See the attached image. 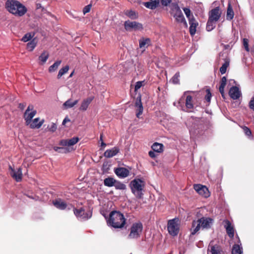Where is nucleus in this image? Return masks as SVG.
Wrapping results in <instances>:
<instances>
[{"mask_svg": "<svg viewBox=\"0 0 254 254\" xmlns=\"http://www.w3.org/2000/svg\"><path fill=\"white\" fill-rule=\"evenodd\" d=\"M150 42V39L142 38L139 41V47L145 49L149 45Z\"/></svg>", "mask_w": 254, "mask_h": 254, "instance_id": "cd10ccee", "label": "nucleus"}, {"mask_svg": "<svg viewBox=\"0 0 254 254\" xmlns=\"http://www.w3.org/2000/svg\"><path fill=\"white\" fill-rule=\"evenodd\" d=\"M189 23L190 24L189 31L190 35L191 36H193L196 33V28L198 26V23L195 18L190 19L189 21Z\"/></svg>", "mask_w": 254, "mask_h": 254, "instance_id": "2eb2a0df", "label": "nucleus"}, {"mask_svg": "<svg viewBox=\"0 0 254 254\" xmlns=\"http://www.w3.org/2000/svg\"><path fill=\"white\" fill-rule=\"evenodd\" d=\"M79 140L77 137H73L69 139H62L59 142V145L63 146H70L75 144Z\"/></svg>", "mask_w": 254, "mask_h": 254, "instance_id": "f8f14e48", "label": "nucleus"}, {"mask_svg": "<svg viewBox=\"0 0 254 254\" xmlns=\"http://www.w3.org/2000/svg\"><path fill=\"white\" fill-rule=\"evenodd\" d=\"M196 130L197 129H195V126H194V127H190V132L191 136L193 137L195 136V134H197V133H198V131H197Z\"/></svg>", "mask_w": 254, "mask_h": 254, "instance_id": "c03bdc74", "label": "nucleus"}, {"mask_svg": "<svg viewBox=\"0 0 254 254\" xmlns=\"http://www.w3.org/2000/svg\"><path fill=\"white\" fill-rule=\"evenodd\" d=\"M227 19L232 20L234 17V11L232 8L230 4H229L227 10Z\"/></svg>", "mask_w": 254, "mask_h": 254, "instance_id": "e433bc0d", "label": "nucleus"}, {"mask_svg": "<svg viewBox=\"0 0 254 254\" xmlns=\"http://www.w3.org/2000/svg\"><path fill=\"white\" fill-rule=\"evenodd\" d=\"M167 229L169 233L175 236V218L170 220L168 222Z\"/></svg>", "mask_w": 254, "mask_h": 254, "instance_id": "4be33fe9", "label": "nucleus"}, {"mask_svg": "<svg viewBox=\"0 0 254 254\" xmlns=\"http://www.w3.org/2000/svg\"><path fill=\"white\" fill-rule=\"evenodd\" d=\"M5 7L10 13L18 16L24 15L27 10L24 5L14 0H7L5 3Z\"/></svg>", "mask_w": 254, "mask_h": 254, "instance_id": "f257e3e1", "label": "nucleus"}, {"mask_svg": "<svg viewBox=\"0 0 254 254\" xmlns=\"http://www.w3.org/2000/svg\"><path fill=\"white\" fill-rule=\"evenodd\" d=\"M176 20L181 23L185 28L188 27V24L181 9L176 5Z\"/></svg>", "mask_w": 254, "mask_h": 254, "instance_id": "1a4fd4ad", "label": "nucleus"}, {"mask_svg": "<svg viewBox=\"0 0 254 254\" xmlns=\"http://www.w3.org/2000/svg\"><path fill=\"white\" fill-rule=\"evenodd\" d=\"M176 84H179V81L177 77V74H176Z\"/></svg>", "mask_w": 254, "mask_h": 254, "instance_id": "69168bd1", "label": "nucleus"}, {"mask_svg": "<svg viewBox=\"0 0 254 254\" xmlns=\"http://www.w3.org/2000/svg\"><path fill=\"white\" fill-rule=\"evenodd\" d=\"M49 54L48 52L44 51L39 57L40 64H44L49 58Z\"/></svg>", "mask_w": 254, "mask_h": 254, "instance_id": "bb28decb", "label": "nucleus"}, {"mask_svg": "<svg viewBox=\"0 0 254 254\" xmlns=\"http://www.w3.org/2000/svg\"><path fill=\"white\" fill-rule=\"evenodd\" d=\"M25 106V105L23 103H20L19 104V108L22 110L24 108Z\"/></svg>", "mask_w": 254, "mask_h": 254, "instance_id": "e2e57ef3", "label": "nucleus"}, {"mask_svg": "<svg viewBox=\"0 0 254 254\" xmlns=\"http://www.w3.org/2000/svg\"><path fill=\"white\" fill-rule=\"evenodd\" d=\"M245 134L248 136H251L252 135L251 130L249 128L245 126L243 127Z\"/></svg>", "mask_w": 254, "mask_h": 254, "instance_id": "de8ad7c7", "label": "nucleus"}, {"mask_svg": "<svg viewBox=\"0 0 254 254\" xmlns=\"http://www.w3.org/2000/svg\"><path fill=\"white\" fill-rule=\"evenodd\" d=\"M135 106L138 108V112L136 113V117L139 118V116L142 114L143 110V108L141 100L140 94H138L136 97L135 103Z\"/></svg>", "mask_w": 254, "mask_h": 254, "instance_id": "f3484780", "label": "nucleus"}, {"mask_svg": "<svg viewBox=\"0 0 254 254\" xmlns=\"http://www.w3.org/2000/svg\"><path fill=\"white\" fill-rule=\"evenodd\" d=\"M223 223L228 235L230 238H233L234 236V227L232 225L230 221L228 220H224Z\"/></svg>", "mask_w": 254, "mask_h": 254, "instance_id": "ddd939ff", "label": "nucleus"}, {"mask_svg": "<svg viewBox=\"0 0 254 254\" xmlns=\"http://www.w3.org/2000/svg\"><path fill=\"white\" fill-rule=\"evenodd\" d=\"M48 128L50 131L53 132L56 130L57 126L56 124L52 123L51 126L48 127Z\"/></svg>", "mask_w": 254, "mask_h": 254, "instance_id": "8fccbe9b", "label": "nucleus"}, {"mask_svg": "<svg viewBox=\"0 0 254 254\" xmlns=\"http://www.w3.org/2000/svg\"><path fill=\"white\" fill-rule=\"evenodd\" d=\"M70 120L67 118H65L63 121L62 124L64 125L67 122H69Z\"/></svg>", "mask_w": 254, "mask_h": 254, "instance_id": "680f3d73", "label": "nucleus"}, {"mask_svg": "<svg viewBox=\"0 0 254 254\" xmlns=\"http://www.w3.org/2000/svg\"><path fill=\"white\" fill-rule=\"evenodd\" d=\"M159 4V0H150L148 2L143 3V5L148 8L154 9L157 7Z\"/></svg>", "mask_w": 254, "mask_h": 254, "instance_id": "aec40b11", "label": "nucleus"}, {"mask_svg": "<svg viewBox=\"0 0 254 254\" xmlns=\"http://www.w3.org/2000/svg\"><path fill=\"white\" fill-rule=\"evenodd\" d=\"M143 82V81H139L136 82L134 87V90L135 91H137L141 86H142Z\"/></svg>", "mask_w": 254, "mask_h": 254, "instance_id": "09e8293b", "label": "nucleus"}, {"mask_svg": "<svg viewBox=\"0 0 254 254\" xmlns=\"http://www.w3.org/2000/svg\"><path fill=\"white\" fill-rule=\"evenodd\" d=\"M211 97V94L209 89L206 90V95H205V99L208 102H210Z\"/></svg>", "mask_w": 254, "mask_h": 254, "instance_id": "3c124183", "label": "nucleus"}, {"mask_svg": "<svg viewBox=\"0 0 254 254\" xmlns=\"http://www.w3.org/2000/svg\"><path fill=\"white\" fill-rule=\"evenodd\" d=\"M126 223L124 215L119 211H113L110 213L107 223L114 228H122Z\"/></svg>", "mask_w": 254, "mask_h": 254, "instance_id": "f03ea898", "label": "nucleus"}, {"mask_svg": "<svg viewBox=\"0 0 254 254\" xmlns=\"http://www.w3.org/2000/svg\"><path fill=\"white\" fill-rule=\"evenodd\" d=\"M10 174L11 176L14 179L16 182L21 181L22 179V171L20 168H18L17 170L13 169L11 166H9Z\"/></svg>", "mask_w": 254, "mask_h": 254, "instance_id": "9d476101", "label": "nucleus"}, {"mask_svg": "<svg viewBox=\"0 0 254 254\" xmlns=\"http://www.w3.org/2000/svg\"><path fill=\"white\" fill-rule=\"evenodd\" d=\"M186 252V249L185 248H180L179 250V254H184Z\"/></svg>", "mask_w": 254, "mask_h": 254, "instance_id": "052dcab7", "label": "nucleus"}, {"mask_svg": "<svg viewBox=\"0 0 254 254\" xmlns=\"http://www.w3.org/2000/svg\"><path fill=\"white\" fill-rule=\"evenodd\" d=\"M53 203L56 208L60 210H64L67 207L65 202L60 198L56 199Z\"/></svg>", "mask_w": 254, "mask_h": 254, "instance_id": "a211bd4d", "label": "nucleus"}, {"mask_svg": "<svg viewBox=\"0 0 254 254\" xmlns=\"http://www.w3.org/2000/svg\"><path fill=\"white\" fill-rule=\"evenodd\" d=\"M221 14L219 7H216L210 11L208 19L216 22L220 18Z\"/></svg>", "mask_w": 254, "mask_h": 254, "instance_id": "9b49d317", "label": "nucleus"}, {"mask_svg": "<svg viewBox=\"0 0 254 254\" xmlns=\"http://www.w3.org/2000/svg\"><path fill=\"white\" fill-rule=\"evenodd\" d=\"M73 74H74V71H72V72L70 74V75H69V78L73 76Z\"/></svg>", "mask_w": 254, "mask_h": 254, "instance_id": "774afa93", "label": "nucleus"}, {"mask_svg": "<svg viewBox=\"0 0 254 254\" xmlns=\"http://www.w3.org/2000/svg\"><path fill=\"white\" fill-rule=\"evenodd\" d=\"M106 146V144L104 142L102 141L101 142V146L105 147Z\"/></svg>", "mask_w": 254, "mask_h": 254, "instance_id": "338daca9", "label": "nucleus"}, {"mask_svg": "<svg viewBox=\"0 0 254 254\" xmlns=\"http://www.w3.org/2000/svg\"><path fill=\"white\" fill-rule=\"evenodd\" d=\"M229 66V63L225 62L220 68V71L222 74L225 73L227 68Z\"/></svg>", "mask_w": 254, "mask_h": 254, "instance_id": "79ce46f5", "label": "nucleus"}, {"mask_svg": "<svg viewBox=\"0 0 254 254\" xmlns=\"http://www.w3.org/2000/svg\"><path fill=\"white\" fill-rule=\"evenodd\" d=\"M143 181L140 179H134L130 183L131 191L138 198H141L143 185Z\"/></svg>", "mask_w": 254, "mask_h": 254, "instance_id": "20e7f679", "label": "nucleus"}, {"mask_svg": "<svg viewBox=\"0 0 254 254\" xmlns=\"http://www.w3.org/2000/svg\"><path fill=\"white\" fill-rule=\"evenodd\" d=\"M61 63L62 61L61 60H58L55 62L54 64H53L49 67V71L50 72H53L56 71L61 64Z\"/></svg>", "mask_w": 254, "mask_h": 254, "instance_id": "2f4dec72", "label": "nucleus"}, {"mask_svg": "<svg viewBox=\"0 0 254 254\" xmlns=\"http://www.w3.org/2000/svg\"><path fill=\"white\" fill-rule=\"evenodd\" d=\"M91 4H88L85 6L83 9V12L85 14L89 12L91 9Z\"/></svg>", "mask_w": 254, "mask_h": 254, "instance_id": "864d4df0", "label": "nucleus"}, {"mask_svg": "<svg viewBox=\"0 0 254 254\" xmlns=\"http://www.w3.org/2000/svg\"><path fill=\"white\" fill-rule=\"evenodd\" d=\"M78 100H76L74 101H72L71 99H68L64 103V106L66 108H71L74 106L78 103Z\"/></svg>", "mask_w": 254, "mask_h": 254, "instance_id": "c756f323", "label": "nucleus"}, {"mask_svg": "<svg viewBox=\"0 0 254 254\" xmlns=\"http://www.w3.org/2000/svg\"><path fill=\"white\" fill-rule=\"evenodd\" d=\"M69 70V66L66 65L61 69H60L58 74L57 75V78L60 79L64 74L66 73L68 70Z\"/></svg>", "mask_w": 254, "mask_h": 254, "instance_id": "ea45409f", "label": "nucleus"}, {"mask_svg": "<svg viewBox=\"0 0 254 254\" xmlns=\"http://www.w3.org/2000/svg\"><path fill=\"white\" fill-rule=\"evenodd\" d=\"M229 94L232 99L237 100L241 96V93L238 87L232 86L229 90Z\"/></svg>", "mask_w": 254, "mask_h": 254, "instance_id": "4468645a", "label": "nucleus"}, {"mask_svg": "<svg viewBox=\"0 0 254 254\" xmlns=\"http://www.w3.org/2000/svg\"><path fill=\"white\" fill-rule=\"evenodd\" d=\"M44 121H39V118H35L29 125L31 128H39L43 124Z\"/></svg>", "mask_w": 254, "mask_h": 254, "instance_id": "5701e85b", "label": "nucleus"}, {"mask_svg": "<svg viewBox=\"0 0 254 254\" xmlns=\"http://www.w3.org/2000/svg\"><path fill=\"white\" fill-rule=\"evenodd\" d=\"M227 79L226 77L223 76L220 81V85L219 86V92L222 97H224V88L226 85Z\"/></svg>", "mask_w": 254, "mask_h": 254, "instance_id": "a878e982", "label": "nucleus"}, {"mask_svg": "<svg viewBox=\"0 0 254 254\" xmlns=\"http://www.w3.org/2000/svg\"><path fill=\"white\" fill-rule=\"evenodd\" d=\"M249 106L251 110L254 111V97L249 102Z\"/></svg>", "mask_w": 254, "mask_h": 254, "instance_id": "6e6d98bb", "label": "nucleus"}, {"mask_svg": "<svg viewBox=\"0 0 254 254\" xmlns=\"http://www.w3.org/2000/svg\"><path fill=\"white\" fill-rule=\"evenodd\" d=\"M178 221V219L176 218V230H175L176 235H177V234L178 233V231H179V228H178L177 223Z\"/></svg>", "mask_w": 254, "mask_h": 254, "instance_id": "bf43d9fd", "label": "nucleus"}, {"mask_svg": "<svg viewBox=\"0 0 254 254\" xmlns=\"http://www.w3.org/2000/svg\"><path fill=\"white\" fill-rule=\"evenodd\" d=\"M115 173L119 177L125 178L129 175V172L126 168L120 167L115 170Z\"/></svg>", "mask_w": 254, "mask_h": 254, "instance_id": "dca6fc26", "label": "nucleus"}, {"mask_svg": "<svg viewBox=\"0 0 254 254\" xmlns=\"http://www.w3.org/2000/svg\"><path fill=\"white\" fill-rule=\"evenodd\" d=\"M41 8V11H44L45 9L42 6V4L40 3H36V9H38Z\"/></svg>", "mask_w": 254, "mask_h": 254, "instance_id": "13d9d810", "label": "nucleus"}, {"mask_svg": "<svg viewBox=\"0 0 254 254\" xmlns=\"http://www.w3.org/2000/svg\"><path fill=\"white\" fill-rule=\"evenodd\" d=\"M37 45V41L35 39H32L27 44V48L30 51H32Z\"/></svg>", "mask_w": 254, "mask_h": 254, "instance_id": "4c0bfd02", "label": "nucleus"}, {"mask_svg": "<svg viewBox=\"0 0 254 254\" xmlns=\"http://www.w3.org/2000/svg\"><path fill=\"white\" fill-rule=\"evenodd\" d=\"M142 230V225L141 223L133 224L130 228V232L128 235L129 238H137L139 237V233Z\"/></svg>", "mask_w": 254, "mask_h": 254, "instance_id": "423d86ee", "label": "nucleus"}, {"mask_svg": "<svg viewBox=\"0 0 254 254\" xmlns=\"http://www.w3.org/2000/svg\"><path fill=\"white\" fill-rule=\"evenodd\" d=\"M125 29L126 31H130L132 30L137 31L143 29L142 24L136 21L127 20L124 23Z\"/></svg>", "mask_w": 254, "mask_h": 254, "instance_id": "39448f33", "label": "nucleus"}, {"mask_svg": "<svg viewBox=\"0 0 254 254\" xmlns=\"http://www.w3.org/2000/svg\"><path fill=\"white\" fill-rule=\"evenodd\" d=\"M213 219L210 218L202 217L197 220H193L190 229V236L196 234L201 227L202 229L210 228Z\"/></svg>", "mask_w": 254, "mask_h": 254, "instance_id": "7ed1b4c3", "label": "nucleus"}, {"mask_svg": "<svg viewBox=\"0 0 254 254\" xmlns=\"http://www.w3.org/2000/svg\"><path fill=\"white\" fill-rule=\"evenodd\" d=\"M119 152V149L117 147H114L110 149L107 150L104 152V156L106 158H111L117 155Z\"/></svg>", "mask_w": 254, "mask_h": 254, "instance_id": "6ab92c4d", "label": "nucleus"}, {"mask_svg": "<svg viewBox=\"0 0 254 254\" xmlns=\"http://www.w3.org/2000/svg\"><path fill=\"white\" fill-rule=\"evenodd\" d=\"M155 151H150L148 153L149 156L152 158H154L156 157L157 154L155 153Z\"/></svg>", "mask_w": 254, "mask_h": 254, "instance_id": "4d7b16f0", "label": "nucleus"}, {"mask_svg": "<svg viewBox=\"0 0 254 254\" xmlns=\"http://www.w3.org/2000/svg\"><path fill=\"white\" fill-rule=\"evenodd\" d=\"M74 213L77 217L82 220L83 216L84 215V210L82 208L79 209H74Z\"/></svg>", "mask_w": 254, "mask_h": 254, "instance_id": "58836bf2", "label": "nucleus"}, {"mask_svg": "<svg viewBox=\"0 0 254 254\" xmlns=\"http://www.w3.org/2000/svg\"><path fill=\"white\" fill-rule=\"evenodd\" d=\"M125 14L131 19H136L138 18V13L132 10H127Z\"/></svg>", "mask_w": 254, "mask_h": 254, "instance_id": "c85d7f7f", "label": "nucleus"}, {"mask_svg": "<svg viewBox=\"0 0 254 254\" xmlns=\"http://www.w3.org/2000/svg\"><path fill=\"white\" fill-rule=\"evenodd\" d=\"M31 107L32 108V106L29 105L27 109L26 110L24 115V118L25 120L26 125H29L31 122L32 118L35 116L36 114V110H33L31 112H30L31 110Z\"/></svg>", "mask_w": 254, "mask_h": 254, "instance_id": "6e6552de", "label": "nucleus"}, {"mask_svg": "<svg viewBox=\"0 0 254 254\" xmlns=\"http://www.w3.org/2000/svg\"><path fill=\"white\" fill-rule=\"evenodd\" d=\"M186 106L188 109H191L193 107L192 98L190 95H188L186 99Z\"/></svg>", "mask_w": 254, "mask_h": 254, "instance_id": "473e14b6", "label": "nucleus"}, {"mask_svg": "<svg viewBox=\"0 0 254 254\" xmlns=\"http://www.w3.org/2000/svg\"><path fill=\"white\" fill-rule=\"evenodd\" d=\"M183 9L186 15L187 18L188 19V21H189L190 19L195 18L189 7H184Z\"/></svg>", "mask_w": 254, "mask_h": 254, "instance_id": "c9c22d12", "label": "nucleus"}, {"mask_svg": "<svg viewBox=\"0 0 254 254\" xmlns=\"http://www.w3.org/2000/svg\"><path fill=\"white\" fill-rule=\"evenodd\" d=\"M92 216V212L89 211L88 212H85L84 215L83 216L82 220H86L90 218Z\"/></svg>", "mask_w": 254, "mask_h": 254, "instance_id": "49530a36", "label": "nucleus"}, {"mask_svg": "<svg viewBox=\"0 0 254 254\" xmlns=\"http://www.w3.org/2000/svg\"><path fill=\"white\" fill-rule=\"evenodd\" d=\"M172 0H159V2L161 3V4L163 6H167L170 3Z\"/></svg>", "mask_w": 254, "mask_h": 254, "instance_id": "5fc2aeb1", "label": "nucleus"}, {"mask_svg": "<svg viewBox=\"0 0 254 254\" xmlns=\"http://www.w3.org/2000/svg\"><path fill=\"white\" fill-rule=\"evenodd\" d=\"M54 149L55 151L62 153H66L70 151L69 148L66 147H60L55 146L54 147Z\"/></svg>", "mask_w": 254, "mask_h": 254, "instance_id": "a19ab883", "label": "nucleus"}, {"mask_svg": "<svg viewBox=\"0 0 254 254\" xmlns=\"http://www.w3.org/2000/svg\"><path fill=\"white\" fill-rule=\"evenodd\" d=\"M211 254H222L221 253L216 249L215 246H212L211 249Z\"/></svg>", "mask_w": 254, "mask_h": 254, "instance_id": "603ef678", "label": "nucleus"}, {"mask_svg": "<svg viewBox=\"0 0 254 254\" xmlns=\"http://www.w3.org/2000/svg\"><path fill=\"white\" fill-rule=\"evenodd\" d=\"M114 187H115L116 190H125L127 189V187L125 184L119 181H117V180H116V183H115Z\"/></svg>", "mask_w": 254, "mask_h": 254, "instance_id": "72a5a7b5", "label": "nucleus"}, {"mask_svg": "<svg viewBox=\"0 0 254 254\" xmlns=\"http://www.w3.org/2000/svg\"><path fill=\"white\" fill-rule=\"evenodd\" d=\"M216 26V21L213 20H211L210 19L208 20V21L206 24V29L208 31H210L212 30Z\"/></svg>", "mask_w": 254, "mask_h": 254, "instance_id": "f704fd0d", "label": "nucleus"}, {"mask_svg": "<svg viewBox=\"0 0 254 254\" xmlns=\"http://www.w3.org/2000/svg\"><path fill=\"white\" fill-rule=\"evenodd\" d=\"M32 38V36L30 33H26L22 38V41L26 42L30 40Z\"/></svg>", "mask_w": 254, "mask_h": 254, "instance_id": "37998d69", "label": "nucleus"}, {"mask_svg": "<svg viewBox=\"0 0 254 254\" xmlns=\"http://www.w3.org/2000/svg\"><path fill=\"white\" fill-rule=\"evenodd\" d=\"M232 254H243L242 247L238 244H235L232 248Z\"/></svg>", "mask_w": 254, "mask_h": 254, "instance_id": "7c9ffc66", "label": "nucleus"}, {"mask_svg": "<svg viewBox=\"0 0 254 254\" xmlns=\"http://www.w3.org/2000/svg\"><path fill=\"white\" fill-rule=\"evenodd\" d=\"M243 46H244L245 50L247 52H249L250 50H249V40H248V39H247L246 38H244L243 40Z\"/></svg>", "mask_w": 254, "mask_h": 254, "instance_id": "a18cd8bd", "label": "nucleus"}, {"mask_svg": "<svg viewBox=\"0 0 254 254\" xmlns=\"http://www.w3.org/2000/svg\"><path fill=\"white\" fill-rule=\"evenodd\" d=\"M171 81L173 83H175V75L173 76L171 79Z\"/></svg>", "mask_w": 254, "mask_h": 254, "instance_id": "0e129e2a", "label": "nucleus"}, {"mask_svg": "<svg viewBox=\"0 0 254 254\" xmlns=\"http://www.w3.org/2000/svg\"><path fill=\"white\" fill-rule=\"evenodd\" d=\"M151 148L156 153H160L163 151V145L161 143L155 142L151 146Z\"/></svg>", "mask_w": 254, "mask_h": 254, "instance_id": "b1692460", "label": "nucleus"}, {"mask_svg": "<svg viewBox=\"0 0 254 254\" xmlns=\"http://www.w3.org/2000/svg\"><path fill=\"white\" fill-rule=\"evenodd\" d=\"M193 188L199 194L204 197H208L210 195L208 189L204 186L200 184H195L193 186Z\"/></svg>", "mask_w": 254, "mask_h": 254, "instance_id": "0eeeda50", "label": "nucleus"}, {"mask_svg": "<svg viewBox=\"0 0 254 254\" xmlns=\"http://www.w3.org/2000/svg\"><path fill=\"white\" fill-rule=\"evenodd\" d=\"M93 99L94 97H90L83 100L79 107V110L83 111H86Z\"/></svg>", "mask_w": 254, "mask_h": 254, "instance_id": "412c9836", "label": "nucleus"}, {"mask_svg": "<svg viewBox=\"0 0 254 254\" xmlns=\"http://www.w3.org/2000/svg\"><path fill=\"white\" fill-rule=\"evenodd\" d=\"M116 179L112 177H108L104 179V186L108 187H114L115 183H116Z\"/></svg>", "mask_w": 254, "mask_h": 254, "instance_id": "393cba45", "label": "nucleus"}]
</instances>
